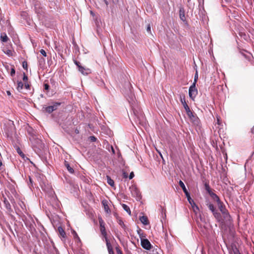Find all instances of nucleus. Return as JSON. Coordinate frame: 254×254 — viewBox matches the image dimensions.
Masks as SVG:
<instances>
[{"mask_svg": "<svg viewBox=\"0 0 254 254\" xmlns=\"http://www.w3.org/2000/svg\"><path fill=\"white\" fill-rule=\"evenodd\" d=\"M99 223L100 225V230L102 235L103 236L105 241H108L107 238V233L105 228V223L101 217H98Z\"/></svg>", "mask_w": 254, "mask_h": 254, "instance_id": "obj_1", "label": "nucleus"}, {"mask_svg": "<svg viewBox=\"0 0 254 254\" xmlns=\"http://www.w3.org/2000/svg\"><path fill=\"white\" fill-rule=\"evenodd\" d=\"M179 185L182 188V189H183L184 193H185L187 197V199H188V200L189 201V203L191 204V205H192V203L193 204H194V201L190 197V193L189 192H188V191L187 190L185 186V184H184V183L182 181H179Z\"/></svg>", "mask_w": 254, "mask_h": 254, "instance_id": "obj_2", "label": "nucleus"}, {"mask_svg": "<svg viewBox=\"0 0 254 254\" xmlns=\"http://www.w3.org/2000/svg\"><path fill=\"white\" fill-rule=\"evenodd\" d=\"M189 96L191 99H193L197 94V90L195 88V83H193L189 88Z\"/></svg>", "mask_w": 254, "mask_h": 254, "instance_id": "obj_3", "label": "nucleus"}, {"mask_svg": "<svg viewBox=\"0 0 254 254\" xmlns=\"http://www.w3.org/2000/svg\"><path fill=\"white\" fill-rule=\"evenodd\" d=\"M141 245L145 249L149 250L151 248V245L150 242L146 239L141 238Z\"/></svg>", "mask_w": 254, "mask_h": 254, "instance_id": "obj_4", "label": "nucleus"}, {"mask_svg": "<svg viewBox=\"0 0 254 254\" xmlns=\"http://www.w3.org/2000/svg\"><path fill=\"white\" fill-rule=\"evenodd\" d=\"M60 103H56L52 106L46 107L45 111L49 113H51L54 111L56 110L57 108V107L60 105Z\"/></svg>", "mask_w": 254, "mask_h": 254, "instance_id": "obj_5", "label": "nucleus"}, {"mask_svg": "<svg viewBox=\"0 0 254 254\" xmlns=\"http://www.w3.org/2000/svg\"><path fill=\"white\" fill-rule=\"evenodd\" d=\"M78 70L83 75H87L91 72L90 69L86 68L82 66H79Z\"/></svg>", "mask_w": 254, "mask_h": 254, "instance_id": "obj_6", "label": "nucleus"}, {"mask_svg": "<svg viewBox=\"0 0 254 254\" xmlns=\"http://www.w3.org/2000/svg\"><path fill=\"white\" fill-rule=\"evenodd\" d=\"M179 14L180 19L184 21L186 20L185 10L183 8H181L179 10Z\"/></svg>", "mask_w": 254, "mask_h": 254, "instance_id": "obj_7", "label": "nucleus"}, {"mask_svg": "<svg viewBox=\"0 0 254 254\" xmlns=\"http://www.w3.org/2000/svg\"><path fill=\"white\" fill-rule=\"evenodd\" d=\"M222 214L224 221H230L231 220V216L228 213L227 210L225 211H224V213H222Z\"/></svg>", "mask_w": 254, "mask_h": 254, "instance_id": "obj_8", "label": "nucleus"}, {"mask_svg": "<svg viewBox=\"0 0 254 254\" xmlns=\"http://www.w3.org/2000/svg\"><path fill=\"white\" fill-rule=\"evenodd\" d=\"M131 191L132 195L136 196L137 197H140V192L136 188H132Z\"/></svg>", "mask_w": 254, "mask_h": 254, "instance_id": "obj_9", "label": "nucleus"}, {"mask_svg": "<svg viewBox=\"0 0 254 254\" xmlns=\"http://www.w3.org/2000/svg\"><path fill=\"white\" fill-rule=\"evenodd\" d=\"M181 102L182 103V104H183L185 110H188L190 108L188 106V105H187L186 101H185V96H183V97H182V96H181Z\"/></svg>", "mask_w": 254, "mask_h": 254, "instance_id": "obj_10", "label": "nucleus"}, {"mask_svg": "<svg viewBox=\"0 0 254 254\" xmlns=\"http://www.w3.org/2000/svg\"><path fill=\"white\" fill-rule=\"evenodd\" d=\"M106 246L108 250V252L109 254H114V251L113 250L112 246L109 242V241H106Z\"/></svg>", "mask_w": 254, "mask_h": 254, "instance_id": "obj_11", "label": "nucleus"}, {"mask_svg": "<svg viewBox=\"0 0 254 254\" xmlns=\"http://www.w3.org/2000/svg\"><path fill=\"white\" fill-rule=\"evenodd\" d=\"M139 220L141 222V223L144 225H147L149 224L148 218L145 216H140L139 218Z\"/></svg>", "mask_w": 254, "mask_h": 254, "instance_id": "obj_12", "label": "nucleus"}, {"mask_svg": "<svg viewBox=\"0 0 254 254\" xmlns=\"http://www.w3.org/2000/svg\"><path fill=\"white\" fill-rule=\"evenodd\" d=\"M0 40L2 42H6L8 41V38L5 33L1 34Z\"/></svg>", "mask_w": 254, "mask_h": 254, "instance_id": "obj_13", "label": "nucleus"}, {"mask_svg": "<svg viewBox=\"0 0 254 254\" xmlns=\"http://www.w3.org/2000/svg\"><path fill=\"white\" fill-rule=\"evenodd\" d=\"M64 165L66 167V168H67V170L69 172H70L71 174L74 173V170L72 168H71L69 166V164H68V163L67 161H65V162H64Z\"/></svg>", "mask_w": 254, "mask_h": 254, "instance_id": "obj_14", "label": "nucleus"}, {"mask_svg": "<svg viewBox=\"0 0 254 254\" xmlns=\"http://www.w3.org/2000/svg\"><path fill=\"white\" fill-rule=\"evenodd\" d=\"M214 216L215 218L219 222L222 221V219H221V214L216 211L214 212L213 213Z\"/></svg>", "mask_w": 254, "mask_h": 254, "instance_id": "obj_15", "label": "nucleus"}, {"mask_svg": "<svg viewBox=\"0 0 254 254\" xmlns=\"http://www.w3.org/2000/svg\"><path fill=\"white\" fill-rule=\"evenodd\" d=\"M102 203L104 205V210L107 213H109L110 212V208H109V206L107 204V201H102Z\"/></svg>", "mask_w": 254, "mask_h": 254, "instance_id": "obj_16", "label": "nucleus"}, {"mask_svg": "<svg viewBox=\"0 0 254 254\" xmlns=\"http://www.w3.org/2000/svg\"><path fill=\"white\" fill-rule=\"evenodd\" d=\"M58 232L60 236L64 238L65 236V233L62 227H58Z\"/></svg>", "mask_w": 254, "mask_h": 254, "instance_id": "obj_17", "label": "nucleus"}, {"mask_svg": "<svg viewBox=\"0 0 254 254\" xmlns=\"http://www.w3.org/2000/svg\"><path fill=\"white\" fill-rule=\"evenodd\" d=\"M218 203V207H219V209H220V210L221 211V212L222 213H224V211H225L226 210V209H225V208L223 206V204L222 203L220 202V201H219V202H217Z\"/></svg>", "mask_w": 254, "mask_h": 254, "instance_id": "obj_18", "label": "nucleus"}, {"mask_svg": "<svg viewBox=\"0 0 254 254\" xmlns=\"http://www.w3.org/2000/svg\"><path fill=\"white\" fill-rule=\"evenodd\" d=\"M4 206L5 207V208L7 209V210H10L11 209V206H10V203H9L8 201L5 198L4 199Z\"/></svg>", "mask_w": 254, "mask_h": 254, "instance_id": "obj_19", "label": "nucleus"}, {"mask_svg": "<svg viewBox=\"0 0 254 254\" xmlns=\"http://www.w3.org/2000/svg\"><path fill=\"white\" fill-rule=\"evenodd\" d=\"M210 196L217 202H219L220 199L218 196L213 192H211L210 194Z\"/></svg>", "mask_w": 254, "mask_h": 254, "instance_id": "obj_20", "label": "nucleus"}, {"mask_svg": "<svg viewBox=\"0 0 254 254\" xmlns=\"http://www.w3.org/2000/svg\"><path fill=\"white\" fill-rule=\"evenodd\" d=\"M210 196L217 202H219L220 199L218 196L213 192H211L210 194Z\"/></svg>", "mask_w": 254, "mask_h": 254, "instance_id": "obj_21", "label": "nucleus"}, {"mask_svg": "<svg viewBox=\"0 0 254 254\" xmlns=\"http://www.w3.org/2000/svg\"><path fill=\"white\" fill-rule=\"evenodd\" d=\"M122 207L126 211H127L129 215H130L131 211L129 207L127 205L125 204H123Z\"/></svg>", "mask_w": 254, "mask_h": 254, "instance_id": "obj_22", "label": "nucleus"}, {"mask_svg": "<svg viewBox=\"0 0 254 254\" xmlns=\"http://www.w3.org/2000/svg\"><path fill=\"white\" fill-rule=\"evenodd\" d=\"M24 84L21 81H19L17 83V89L19 91H20L23 87Z\"/></svg>", "mask_w": 254, "mask_h": 254, "instance_id": "obj_23", "label": "nucleus"}, {"mask_svg": "<svg viewBox=\"0 0 254 254\" xmlns=\"http://www.w3.org/2000/svg\"><path fill=\"white\" fill-rule=\"evenodd\" d=\"M107 183L111 186H114V181L111 178H110L109 176H107Z\"/></svg>", "mask_w": 254, "mask_h": 254, "instance_id": "obj_24", "label": "nucleus"}, {"mask_svg": "<svg viewBox=\"0 0 254 254\" xmlns=\"http://www.w3.org/2000/svg\"><path fill=\"white\" fill-rule=\"evenodd\" d=\"M186 112L188 116L189 117V118H191V117H194V115H193V113L191 111L190 109H189L188 110H186Z\"/></svg>", "mask_w": 254, "mask_h": 254, "instance_id": "obj_25", "label": "nucleus"}, {"mask_svg": "<svg viewBox=\"0 0 254 254\" xmlns=\"http://www.w3.org/2000/svg\"><path fill=\"white\" fill-rule=\"evenodd\" d=\"M190 120L193 122L194 123H197V121H198V118L196 116H195L194 115V117H191V118H190Z\"/></svg>", "mask_w": 254, "mask_h": 254, "instance_id": "obj_26", "label": "nucleus"}, {"mask_svg": "<svg viewBox=\"0 0 254 254\" xmlns=\"http://www.w3.org/2000/svg\"><path fill=\"white\" fill-rule=\"evenodd\" d=\"M208 208L212 211V213H214V212L215 211L214 207L212 204H211V203L209 204Z\"/></svg>", "mask_w": 254, "mask_h": 254, "instance_id": "obj_27", "label": "nucleus"}, {"mask_svg": "<svg viewBox=\"0 0 254 254\" xmlns=\"http://www.w3.org/2000/svg\"><path fill=\"white\" fill-rule=\"evenodd\" d=\"M197 79H198V73H197V71H196L195 72V75H194V82L193 83H195V84Z\"/></svg>", "mask_w": 254, "mask_h": 254, "instance_id": "obj_28", "label": "nucleus"}, {"mask_svg": "<svg viewBox=\"0 0 254 254\" xmlns=\"http://www.w3.org/2000/svg\"><path fill=\"white\" fill-rule=\"evenodd\" d=\"M22 66L24 69H27L28 64L26 62L24 61L23 62Z\"/></svg>", "mask_w": 254, "mask_h": 254, "instance_id": "obj_29", "label": "nucleus"}, {"mask_svg": "<svg viewBox=\"0 0 254 254\" xmlns=\"http://www.w3.org/2000/svg\"><path fill=\"white\" fill-rule=\"evenodd\" d=\"M40 53L44 57H46L47 56V54H46V53L45 52V51L43 49H41L40 51Z\"/></svg>", "mask_w": 254, "mask_h": 254, "instance_id": "obj_30", "label": "nucleus"}, {"mask_svg": "<svg viewBox=\"0 0 254 254\" xmlns=\"http://www.w3.org/2000/svg\"><path fill=\"white\" fill-rule=\"evenodd\" d=\"M17 152L18 153V154L21 156L23 158H24V154L22 153V152L19 149H18L17 150Z\"/></svg>", "mask_w": 254, "mask_h": 254, "instance_id": "obj_31", "label": "nucleus"}, {"mask_svg": "<svg viewBox=\"0 0 254 254\" xmlns=\"http://www.w3.org/2000/svg\"><path fill=\"white\" fill-rule=\"evenodd\" d=\"M206 190L207 191V192L210 194L212 191L209 188V187L208 185H205Z\"/></svg>", "mask_w": 254, "mask_h": 254, "instance_id": "obj_32", "label": "nucleus"}, {"mask_svg": "<svg viewBox=\"0 0 254 254\" xmlns=\"http://www.w3.org/2000/svg\"><path fill=\"white\" fill-rule=\"evenodd\" d=\"M89 139L92 142H94L96 140V138L94 136H90Z\"/></svg>", "mask_w": 254, "mask_h": 254, "instance_id": "obj_33", "label": "nucleus"}, {"mask_svg": "<svg viewBox=\"0 0 254 254\" xmlns=\"http://www.w3.org/2000/svg\"><path fill=\"white\" fill-rule=\"evenodd\" d=\"M5 53L8 56H11L12 55V51L10 50H7Z\"/></svg>", "mask_w": 254, "mask_h": 254, "instance_id": "obj_34", "label": "nucleus"}, {"mask_svg": "<svg viewBox=\"0 0 254 254\" xmlns=\"http://www.w3.org/2000/svg\"><path fill=\"white\" fill-rule=\"evenodd\" d=\"M15 71L14 69L13 68H12L11 69V71H10L11 76H13L15 74Z\"/></svg>", "mask_w": 254, "mask_h": 254, "instance_id": "obj_35", "label": "nucleus"}, {"mask_svg": "<svg viewBox=\"0 0 254 254\" xmlns=\"http://www.w3.org/2000/svg\"><path fill=\"white\" fill-rule=\"evenodd\" d=\"M74 64L77 65L78 67V68H79V66H81L79 62L77 61H74Z\"/></svg>", "mask_w": 254, "mask_h": 254, "instance_id": "obj_36", "label": "nucleus"}, {"mask_svg": "<svg viewBox=\"0 0 254 254\" xmlns=\"http://www.w3.org/2000/svg\"><path fill=\"white\" fill-rule=\"evenodd\" d=\"M233 252L234 254H240L237 248H235L233 250Z\"/></svg>", "mask_w": 254, "mask_h": 254, "instance_id": "obj_37", "label": "nucleus"}, {"mask_svg": "<svg viewBox=\"0 0 254 254\" xmlns=\"http://www.w3.org/2000/svg\"><path fill=\"white\" fill-rule=\"evenodd\" d=\"M134 173H133V172H132L129 174V179H132L134 177Z\"/></svg>", "mask_w": 254, "mask_h": 254, "instance_id": "obj_38", "label": "nucleus"}, {"mask_svg": "<svg viewBox=\"0 0 254 254\" xmlns=\"http://www.w3.org/2000/svg\"><path fill=\"white\" fill-rule=\"evenodd\" d=\"M23 74H24V76H23V81H27V79H28V77H27V76L25 75V73H23Z\"/></svg>", "mask_w": 254, "mask_h": 254, "instance_id": "obj_39", "label": "nucleus"}, {"mask_svg": "<svg viewBox=\"0 0 254 254\" xmlns=\"http://www.w3.org/2000/svg\"><path fill=\"white\" fill-rule=\"evenodd\" d=\"M44 89L48 90L49 89V85L48 84H44Z\"/></svg>", "mask_w": 254, "mask_h": 254, "instance_id": "obj_40", "label": "nucleus"}, {"mask_svg": "<svg viewBox=\"0 0 254 254\" xmlns=\"http://www.w3.org/2000/svg\"><path fill=\"white\" fill-rule=\"evenodd\" d=\"M24 86L25 88L29 89V85L28 83H25Z\"/></svg>", "mask_w": 254, "mask_h": 254, "instance_id": "obj_41", "label": "nucleus"}, {"mask_svg": "<svg viewBox=\"0 0 254 254\" xmlns=\"http://www.w3.org/2000/svg\"><path fill=\"white\" fill-rule=\"evenodd\" d=\"M156 150L158 152V153H159V154L160 155V156H161V157L163 159V156H162V155L161 153L160 152V151H159L157 149H156Z\"/></svg>", "mask_w": 254, "mask_h": 254, "instance_id": "obj_42", "label": "nucleus"}, {"mask_svg": "<svg viewBox=\"0 0 254 254\" xmlns=\"http://www.w3.org/2000/svg\"><path fill=\"white\" fill-rule=\"evenodd\" d=\"M104 1L105 2V3L106 4L107 7H108V4H109L108 1L107 0H104Z\"/></svg>", "mask_w": 254, "mask_h": 254, "instance_id": "obj_43", "label": "nucleus"}, {"mask_svg": "<svg viewBox=\"0 0 254 254\" xmlns=\"http://www.w3.org/2000/svg\"><path fill=\"white\" fill-rule=\"evenodd\" d=\"M123 175H124V178H127V174L125 172H124Z\"/></svg>", "mask_w": 254, "mask_h": 254, "instance_id": "obj_44", "label": "nucleus"}, {"mask_svg": "<svg viewBox=\"0 0 254 254\" xmlns=\"http://www.w3.org/2000/svg\"><path fill=\"white\" fill-rule=\"evenodd\" d=\"M151 30V28H150V27L149 25H148V26L147 27V32H150Z\"/></svg>", "mask_w": 254, "mask_h": 254, "instance_id": "obj_45", "label": "nucleus"}, {"mask_svg": "<svg viewBox=\"0 0 254 254\" xmlns=\"http://www.w3.org/2000/svg\"><path fill=\"white\" fill-rule=\"evenodd\" d=\"M120 225H121L122 227L124 226V223L123 221H120V223H119Z\"/></svg>", "mask_w": 254, "mask_h": 254, "instance_id": "obj_46", "label": "nucleus"}, {"mask_svg": "<svg viewBox=\"0 0 254 254\" xmlns=\"http://www.w3.org/2000/svg\"><path fill=\"white\" fill-rule=\"evenodd\" d=\"M129 102L130 103L131 102V104H133V103L134 102V101L133 100V98H131V101H129Z\"/></svg>", "mask_w": 254, "mask_h": 254, "instance_id": "obj_47", "label": "nucleus"}, {"mask_svg": "<svg viewBox=\"0 0 254 254\" xmlns=\"http://www.w3.org/2000/svg\"><path fill=\"white\" fill-rule=\"evenodd\" d=\"M74 237H76L79 239V238H78L77 234L75 232H74Z\"/></svg>", "mask_w": 254, "mask_h": 254, "instance_id": "obj_48", "label": "nucleus"}, {"mask_svg": "<svg viewBox=\"0 0 254 254\" xmlns=\"http://www.w3.org/2000/svg\"><path fill=\"white\" fill-rule=\"evenodd\" d=\"M117 253L118 254H123L121 252V251L120 250H117Z\"/></svg>", "mask_w": 254, "mask_h": 254, "instance_id": "obj_49", "label": "nucleus"}, {"mask_svg": "<svg viewBox=\"0 0 254 254\" xmlns=\"http://www.w3.org/2000/svg\"><path fill=\"white\" fill-rule=\"evenodd\" d=\"M117 253L118 254H123L121 252V251L120 250H117Z\"/></svg>", "mask_w": 254, "mask_h": 254, "instance_id": "obj_50", "label": "nucleus"}, {"mask_svg": "<svg viewBox=\"0 0 254 254\" xmlns=\"http://www.w3.org/2000/svg\"><path fill=\"white\" fill-rule=\"evenodd\" d=\"M117 253L118 254H123L121 252V251L120 250H117Z\"/></svg>", "mask_w": 254, "mask_h": 254, "instance_id": "obj_51", "label": "nucleus"}, {"mask_svg": "<svg viewBox=\"0 0 254 254\" xmlns=\"http://www.w3.org/2000/svg\"><path fill=\"white\" fill-rule=\"evenodd\" d=\"M96 24L97 26L98 27L99 26V23L98 21H96Z\"/></svg>", "mask_w": 254, "mask_h": 254, "instance_id": "obj_52", "label": "nucleus"}, {"mask_svg": "<svg viewBox=\"0 0 254 254\" xmlns=\"http://www.w3.org/2000/svg\"><path fill=\"white\" fill-rule=\"evenodd\" d=\"M252 132L253 133H254V126L253 127V128H252Z\"/></svg>", "mask_w": 254, "mask_h": 254, "instance_id": "obj_53", "label": "nucleus"}, {"mask_svg": "<svg viewBox=\"0 0 254 254\" xmlns=\"http://www.w3.org/2000/svg\"><path fill=\"white\" fill-rule=\"evenodd\" d=\"M139 236H140V238H141L142 239H143V237L144 236H143V234H139Z\"/></svg>", "mask_w": 254, "mask_h": 254, "instance_id": "obj_54", "label": "nucleus"}, {"mask_svg": "<svg viewBox=\"0 0 254 254\" xmlns=\"http://www.w3.org/2000/svg\"><path fill=\"white\" fill-rule=\"evenodd\" d=\"M7 95H10V91H7Z\"/></svg>", "mask_w": 254, "mask_h": 254, "instance_id": "obj_55", "label": "nucleus"}, {"mask_svg": "<svg viewBox=\"0 0 254 254\" xmlns=\"http://www.w3.org/2000/svg\"><path fill=\"white\" fill-rule=\"evenodd\" d=\"M29 181H30V183L31 184H32V180H31V178H30V177H29Z\"/></svg>", "mask_w": 254, "mask_h": 254, "instance_id": "obj_56", "label": "nucleus"}, {"mask_svg": "<svg viewBox=\"0 0 254 254\" xmlns=\"http://www.w3.org/2000/svg\"><path fill=\"white\" fill-rule=\"evenodd\" d=\"M2 165V162L0 160V167Z\"/></svg>", "mask_w": 254, "mask_h": 254, "instance_id": "obj_57", "label": "nucleus"}, {"mask_svg": "<svg viewBox=\"0 0 254 254\" xmlns=\"http://www.w3.org/2000/svg\"><path fill=\"white\" fill-rule=\"evenodd\" d=\"M112 151H113L114 153H115L114 148L112 147Z\"/></svg>", "mask_w": 254, "mask_h": 254, "instance_id": "obj_58", "label": "nucleus"}, {"mask_svg": "<svg viewBox=\"0 0 254 254\" xmlns=\"http://www.w3.org/2000/svg\"><path fill=\"white\" fill-rule=\"evenodd\" d=\"M217 122L218 124H219V119L218 118H217Z\"/></svg>", "mask_w": 254, "mask_h": 254, "instance_id": "obj_59", "label": "nucleus"}]
</instances>
